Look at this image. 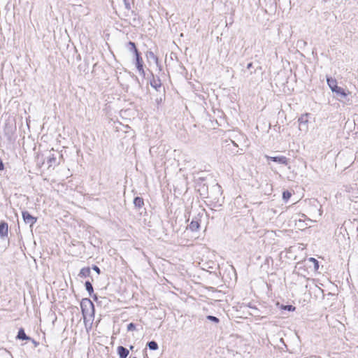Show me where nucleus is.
Instances as JSON below:
<instances>
[{"label":"nucleus","mask_w":358,"mask_h":358,"mask_svg":"<svg viewBox=\"0 0 358 358\" xmlns=\"http://www.w3.org/2000/svg\"><path fill=\"white\" fill-rule=\"evenodd\" d=\"M80 306L82 309V312L83 315L86 314L87 313V308H90L91 309H94V304L93 303L87 299H83L80 303Z\"/></svg>","instance_id":"obj_1"},{"label":"nucleus","mask_w":358,"mask_h":358,"mask_svg":"<svg viewBox=\"0 0 358 358\" xmlns=\"http://www.w3.org/2000/svg\"><path fill=\"white\" fill-rule=\"evenodd\" d=\"M22 217H23V220L24 221L27 223V224H29L31 226H32L33 224H34L36 221H37V218L35 217H33L29 212L27 211H24L22 213Z\"/></svg>","instance_id":"obj_2"},{"label":"nucleus","mask_w":358,"mask_h":358,"mask_svg":"<svg viewBox=\"0 0 358 358\" xmlns=\"http://www.w3.org/2000/svg\"><path fill=\"white\" fill-rule=\"evenodd\" d=\"M8 235V225L4 222L1 221L0 222V236L2 238L7 237Z\"/></svg>","instance_id":"obj_3"},{"label":"nucleus","mask_w":358,"mask_h":358,"mask_svg":"<svg viewBox=\"0 0 358 358\" xmlns=\"http://www.w3.org/2000/svg\"><path fill=\"white\" fill-rule=\"evenodd\" d=\"M268 159L272 160L273 162H278L281 164L287 165L288 164V159L284 156L280 157H266Z\"/></svg>","instance_id":"obj_4"},{"label":"nucleus","mask_w":358,"mask_h":358,"mask_svg":"<svg viewBox=\"0 0 358 358\" xmlns=\"http://www.w3.org/2000/svg\"><path fill=\"white\" fill-rule=\"evenodd\" d=\"M136 66L137 69L140 73H144L143 69V61L140 56V54H136Z\"/></svg>","instance_id":"obj_5"},{"label":"nucleus","mask_w":358,"mask_h":358,"mask_svg":"<svg viewBox=\"0 0 358 358\" xmlns=\"http://www.w3.org/2000/svg\"><path fill=\"white\" fill-rule=\"evenodd\" d=\"M117 352L120 358H127L129 353V351L123 346H118L117 348Z\"/></svg>","instance_id":"obj_6"},{"label":"nucleus","mask_w":358,"mask_h":358,"mask_svg":"<svg viewBox=\"0 0 358 358\" xmlns=\"http://www.w3.org/2000/svg\"><path fill=\"white\" fill-rule=\"evenodd\" d=\"M327 84L329 87L331 88L332 92H335V90L338 87L337 85V81L335 78H327Z\"/></svg>","instance_id":"obj_7"},{"label":"nucleus","mask_w":358,"mask_h":358,"mask_svg":"<svg viewBox=\"0 0 358 358\" xmlns=\"http://www.w3.org/2000/svg\"><path fill=\"white\" fill-rule=\"evenodd\" d=\"M90 273H91L90 268L85 267L80 270L79 275L80 277H88V276H90Z\"/></svg>","instance_id":"obj_8"},{"label":"nucleus","mask_w":358,"mask_h":358,"mask_svg":"<svg viewBox=\"0 0 358 358\" xmlns=\"http://www.w3.org/2000/svg\"><path fill=\"white\" fill-rule=\"evenodd\" d=\"M134 203L135 206H136L139 208H142L144 206L143 199L141 197L137 196L134 199Z\"/></svg>","instance_id":"obj_9"},{"label":"nucleus","mask_w":358,"mask_h":358,"mask_svg":"<svg viewBox=\"0 0 358 358\" xmlns=\"http://www.w3.org/2000/svg\"><path fill=\"white\" fill-rule=\"evenodd\" d=\"M17 338L20 340H29V338L26 335L23 329H20L18 331Z\"/></svg>","instance_id":"obj_10"},{"label":"nucleus","mask_w":358,"mask_h":358,"mask_svg":"<svg viewBox=\"0 0 358 358\" xmlns=\"http://www.w3.org/2000/svg\"><path fill=\"white\" fill-rule=\"evenodd\" d=\"M56 160H57L56 157L54 155L50 156L48 159V166L50 167V166L55 165L56 163Z\"/></svg>","instance_id":"obj_11"},{"label":"nucleus","mask_w":358,"mask_h":358,"mask_svg":"<svg viewBox=\"0 0 358 358\" xmlns=\"http://www.w3.org/2000/svg\"><path fill=\"white\" fill-rule=\"evenodd\" d=\"M292 195V194L290 192L287 190L284 191L282 193V199L285 201H287L290 199Z\"/></svg>","instance_id":"obj_12"},{"label":"nucleus","mask_w":358,"mask_h":358,"mask_svg":"<svg viewBox=\"0 0 358 358\" xmlns=\"http://www.w3.org/2000/svg\"><path fill=\"white\" fill-rule=\"evenodd\" d=\"M148 345L150 350H156L158 349V345L155 341H150L148 343Z\"/></svg>","instance_id":"obj_13"},{"label":"nucleus","mask_w":358,"mask_h":358,"mask_svg":"<svg viewBox=\"0 0 358 358\" xmlns=\"http://www.w3.org/2000/svg\"><path fill=\"white\" fill-rule=\"evenodd\" d=\"M336 92V93H337V94H340V95H341L342 96H344V97H345V96H346L348 95V94L345 92V91L343 88H341V87H338L335 90V92Z\"/></svg>","instance_id":"obj_14"},{"label":"nucleus","mask_w":358,"mask_h":358,"mask_svg":"<svg viewBox=\"0 0 358 358\" xmlns=\"http://www.w3.org/2000/svg\"><path fill=\"white\" fill-rule=\"evenodd\" d=\"M281 309L286 310L288 311H294L296 308L292 305H282Z\"/></svg>","instance_id":"obj_15"},{"label":"nucleus","mask_w":358,"mask_h":358,"mask_svg":"<svg viewBox=\"0 0 358 358\" xmlns=\"http://www.w3.org/2000/svg\"><path fill=\"white\" fill-rule=\"evenodd\" d=\"M85 288L87 290V292L90 293V294H91L94 291L93 287H92L91 282L89 281H87L85 282Z\"/></svg>","instance_id":"obj_16"},{"label":"nucleus","mask_w":358,"mask_h":358,"mask_svg":"<svg viewBox=\"0 0 358 358\" xmlns=\"http://www.w3.org/2000/svg\"><path fill=\"white\" fill-rule=\"evenodd\" d=\"M129 45L131 47V50L134 52L135 55L138 54V50L136 47V45L134 42L130 41L129 43Z\"/></svg>","instance_id":"obj_17"},{"label":"nucleus","mask_w":358,"mask_h":358,"mask_svg":"<svg viewBox=\"0 0 358 358\" xmlns=\"http://www.w3.org/2000/svg\"><path fill=\"white\" fill-rule=\"evenodd\" d=\"M309 261H310V262H313L314 266H315V270H317V269L319 268V263H318V262H317V259H315V258H313V257H310V258L309 259Z\"/></svg>","instance_id":"obj_18"},{"label":"nucleus","mask_w":358,"mask_h":358,"mask_svg":"<svg viewBox=\"0 0 358 358\" xmlns=\"http://www.w3.org/2000/svg\"><path fill=\"white\" fill-rule=\"evenodd\" d=\"M207 319L212 321V322H214L215 323H218L219 322V319L215 316H212V315H208L207 317Z\"/></svg>","instance_id":"obj_19"},{"label":"nucleus","mask_w":358,"mask_h":358,"mask_svg":"<svg viewBox=\"0 0 358 358\" xmlns=\"http://www.w3.org/2000/svg\"><path fill=\"white\" fill-rule=\"evenodd\" d=\"M135 329H136V326L134 323H129L127 325V331H134Z\"/></svg>","instance_id":"obj_20"},{"label":"nucleus","mask_w":358,"mask_h":358,"mask_svg":"<svg viewBox=\"0 0 358 358\" xmlns=\"http://www.w3.org/2000/svg\"><path fill=\"white\" fill-rule=\"evenodd\" d=\"M93 270L95 271L98 274L100 273V269L97 266H93Z\"/></svg>","instance_id":"obj_21"},{"label":"nucleus","mask_w":358,"mask_h":358,"mask_svg":"<svg viewBox=\"0 0 358 358\" xmlns=\"http://www.w3.org/2000/svg\"><path fill=\"white\" fill-rule=\"evenodd\" d=\"M4 169V165L2 159L0 158V171H3Z\"/></svg>","instance_id":"obj_22"},{"label":"nucleus","mask_w":358,"mask_h":358,"mask_svg":"<svg viewBox=\"0 0 358 358\" xmlns=\"http://www.w3.org/2000/svg\"><path fill=\"white\" fill-rule=\"evenodd\" d=\"M195 224L192 222H191V226H194V227H196V225H194Z\"/></svg>","instance_id":"obj_23"},{"label":"nucleus","mask_w":358,"mask_h":358,"mask_svg":"<svg viewBox=\"0 0 358 358\" xmlns=\"http://www.w3.org/2000/svg\"><path fill=\"white\" fill-rule=\"evenodd\" d=\"M194 224H195V225H196V228H198V227H199V224H198V222H195Z\"/></svg>","instance_id":"obj_24"},{"label":"nucleus","mask_w":358,"mask_h":358,"mask_svg":"<svg viewBox=\"0 0 358 358\" xmlns=\"http://www.w3.org/2000/svg\"><path fill=\"white\" fill-rule=\"evenodd\" d=\"M303 222V221L302 220H301V219H299V220H298V222H299V223H301V222Z\"/></svg>","instance_id":"obj_25"},{"label":"nucleus","mask_w":358,"mask_h":358,"mask_svg":"<svg viewBox=\"0 0 358 358\" xmlns=\"http://www.w3.org/2000/svg\"><path fill=\"white\" fill-rule=\"evenodd\" d=\"M133 348H134V347H133L132 345H131V346H130V349H131V350H132V349H133Z\"/></svg>","instance_id":"obj_26"},{"label":"nucleus","mask_w":358,"mask_h":358,"mask_svg":"<svg viewBox=\"0 0 358 358\" xmlns=\"http://www.w3.org/2000/svg\"><path fill=\"white\" fill-rule=\"evenodd\" d=\"M133 358H136V357H133Z\"/></svg>","instance_id":"obj_27"}]
</instances>
